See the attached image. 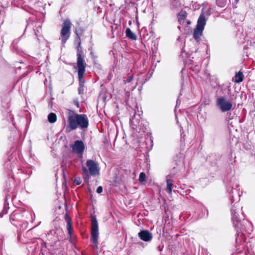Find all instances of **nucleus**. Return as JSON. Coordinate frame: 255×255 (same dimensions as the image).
<instances>
[{"label": "nucleus", "mask_w": 255, "mask_h": 255, "mask_svg": "<svg viewBox=\"0 0 255 255\" xmlns=\"http://www.w3.org/2000/svg\"><path fill=\"white\" fill-rule=\"evenodd\" d=\"M86 165L88 169L85 167L82 168V174L85 182H88L90 178V174L96 176L99 174V168L98 164L93 160H88L86 161Z\"/></svg>", "instance_id": "3"}, {"label": "nucleus", "mask_w": 255, "mask_h": 255, "mask_svg": "<svg viewBox=\"0 0 255 255\" xmlns=\"http://www.w3.org/2000/svg\"><path fill=\"white\" fill-rule=\"evenodd\" d=\"M138 180L140 182H143L146 181V175L145 173L141 172L139 174Z\"/></svg>", "instance_id": "17"}, {"label": "nucleus", "mask_w": 255, "mask_h": 255, "mask_svg": "<svg viewBox=\"0 0 255 255\" xmlns=\"http://www.w3.org/2000/svg\"><path fill=\"white\" fill-rule=\"evenodd\" d=\"M217 105L219 107L222 112L229 111L232 109V103L226 101L225 97H221L217 99Z\"/></svg>", "instance_id": "7"}, {"label": "nucleus", "mask_w": 255, "mask_h": 255, "mask_svg": "<svg viewBox=\"0 0 255 255\" xmlns=\"http://www.w3.org/2000/svg\"><path fill=\"white\" fill-rule=\"evenodd\" d=\"M72 150L77 154H82L84 150V145L82 140H77L72 146Z\"/></svg>", "instance_id": "8"}, {"label": "nucleus", "mask_w": 255, "mask_h": 255, "mask_svg": "<svg viewBox=\"0 0 255 255\" xmlns=\"http://www.w3.org/2000/svg\"><path fill=\"white\" fill-rule=\"evenodd\" d=\"M75 105L78 108L79 107V104L78 101L74 102Z\"/></svg>", "instance_id": "25"}, {"label": "nucleus", "mask_w": 255, "mask_h": 255, "mask_svg": "<svg viewBox=\"0 0 255 255\" xmlns=\"http://www.w3.org/2000/svg\"><path fill=\"white\" fill-rule=\"evenodd\" d=\"M74 183L77 185H80L81 183V179L80 177H78L75 178L74 180Z\"/></svg>", "instance_id": "21"}, {"label": "nucleus", "mask_w": 255, "mask_h": 255, "mask_svg": "<svg viewBox=\"0 0 255 255\" xmlns=\"http://www.w3.org/2000/svg\"><path fill=\"white\" fill-rule=\"evenodd\" d=\"M81 35L80 34L76 35L75 38V42L77 43V44H79V43L81 44V40L80 38Z\"/></svg>", "instance_id": "20"}, {"label": "nucleus", "mask_w": 255, "mask_h": 255, "mask_svg": "<svg viewBox=\"0 0 255 255\" xmlns=\"http://www.w3.org/2000/svg\"><path fill=\"white\" fill-rule=\"evenodd\" d=\"M77 59V67L78 80L81 83L84 81V76L86 71L87 64L84 60L83 48L81 44L79 43L76 47Z\"/></svg>", "instance_id": "2"}, {"label": "nucleus", "mask_w": 255, "mask_h": 255, "mask_svg": "<svg viewBox=\"0 0 255 255\" xmlns=\"http://www.w3.org/2000/svg\"><path fill=\"white\" fill-rule=\"evenodd\" d=\"M89 126L88 116L86 114H79L72 110L67 114V124L65 126V132L69 133L78 128L86 131Z\"/></svg>", "instance_id": "1"}, {"label": "nucleus", "mask_w": 255, "mask_h": 255, "mask_svg": "<svg viewBox=\"0 0 255 255\" xmlns=\"http://www.w3.org/2000/svg\"><path fill=\"white\" fill-rule=\"evenodd\" d=\"M236 0V2L237 3L238 2V1H239V0Z\"/></svg>", "instance_id": "27"}, {"label": "nucleus", "mask_w": 255, "mask_h": 255, "mask_svg": "<svg viewBox=\"0 0 255 255\" xmlns=\"http://www.w3.org/2000/svg\"><path fill=\"white\" fill-rule=\"evenodd\" d=\"M91 218V240L94 244V249L97 250L98 248L99 230L98 222L95 216L92 215Z\"/></svg>", "instance_id": "6"}, {"label": "nucleus", "mask_w": 255, "mask_h": 255, "mask_svg": "<svg viewBox=\"0 0 255 255\" xmlns=\"http://www.w3.org/2000/svg\"><path fill=\"white\" fill-rule=\"evenodd\" d=\"M102 191H103V187H102V186H99V187H98V188L97 189V191H96V192H97L98 193L100 194V193H102Z\"/></svg>", "instance_id": "23"}, {"label": "nucleus", "mask_w": 255, "mask_h": 255, "mask_svg": "<svg viewBox=\"0 0 255 255\" xmlns=\"http://www.w3.org/2000/svg\"><path fill=\"white\" fill-rule=\"evenodd\" d=\"M167 183V191L168 194H170L172 192L173 183L171 179H167L166 180Z\"/></svg>", "instance_id": "15"}, {"label": "nucleus", "mask_w": 255, "mask_h": 255, "mask_svg": "<svg viewBox=\"0 0 255 255\" xmlns=\"http://www.w3.org/2000/svg\"><path fill=\"white\" fill-rule=\"evenodd\" d=\"M79 85H80V87L78 88L79 94H83V91H84L83 85L85 82V79H84V81L81 83L80 82L79 80Z\"/></svg>", "instance_id": "18"}, {"label": "nucleus", "mask_w": 255, "mask_h": 255, "mask_svg": "<svg viewBox=\"0 0 255 255\" xmlns=\"http://www.w3.org/2000/svg\"><path fill=\"white\" fill-rule=\"evenodd\" d=\"M65 220L67 223L66 228L68 231V236L70 238V240H71L72 238V234L73 231V229L72 227V220L69 216L67 214H66V215H65Z\"/></svg>", "instance_id": "10"}, {"label": "nucleus", "mask_w": 255, "mask_h": 255, "mask_svg": "<svg viewBox=\"0 0 255 255\" xmlns=\"http://www.w3.org/2000/svg\"><path fill=\"white\" fill-rule=\"evenodd\" d=\"M206 21L207 18H206L205 13L202 12L198 19L196 26L193 31V38L197 41H199L200 37L203 34Z\"/></svg>", "instance_id": "5"}, {"label": "nucleus", "mask_w": 255, "mask_h": 255, "mask_svg": "<svg viewBox=\"0 0 255 255\" xmlns=\"http://www.w3.org/2000/svg\"><path fill=\"white\" fill-rule=\"evenodd\" d=\"M187 13L186 11H181L180 12L177 16L178 21L180 24L183 23L185 19L187 17Z\"/></svg>", "instance_id": "12"}, {"label": "nucleus", "mask_w": 255, "mask_h": 255, "mask_svg": "<svg viewBox=\"0 0 255 255\" xmlns=\"http://www.w3.org/2000/svg\"><path fill=\"white\" fill-rule=\"evenodd\" d=\"M22 65H23V67H22L21 66H18V67H17V69H21V68H25V64H23V63H22Z\"/></svg>", "instance_id": "24"}, {"label": "nucleus", "mask_w": 255, "mask_h": 255, "mask_svg": "<svg viewBox=\"0 0 255 255\" xmlns=\"http://www.w3.org/2000/svg\"><path fill=\"white\" fill-rule=\"evenodd\" d=\"M139 238L145 242L150 241L152 239V234L148 230H143L138 233Z\"/></svg>", "instance_id": "9"}, {"label": "nucleus", "mask_w": 255, "mask_h": 255, "mask_svg": "<svg viewBox=\"0 0 255 255\" xmlns=\"http://www.w3.org/2000/svg\"><path fill=\"white\" fill-rule=\"evenodd\" d=\"M132 79H133V76L132 75L128 76L127 77V79L124 81H125V83L126 84V83H130L132 81Z\"/></svg>", "instance_id": "22"}, {"label": "nucleus", "mask_w": 255, "mask_h": 255, "mask_svg": "<svg viewBox=\"0 0 255 255\" xmlns=\"http://www.w3.org/2000/svg\"><path fill=\"white\" fill-rule=\"evenodd\" d=\"M244 79V76L242 72L240 71L239 72L236 73L235 76L233 79V81L236 83H239L242 82Z\"/></svg>", "instance_id": "11"}, {"label": "nucleus", "mask_w": 255, "mask_h": 255, "mask_svg": "<svg viewBox=\"0 0 255 255\" xmlns=\"http://www.w3.org/2000/svg\"><path fill=\"white\" fill-rule=\"evenodd\" d=\"M48 122L50 123H54L57 120V116L55 113H51L48 116Z\"/></svg>", "instance_id": "14"}, {"label": "nucleus", "mask_w": 255, "mask_h": 255, "mask_svg": "<svg viewBox=\"0 0 255 255\" xmlns=\"http://www.w3.org/2000/svg\"><path fill=\"white\" fill-rule=\"evenodd\" d=\"M126 36L131 40H136L137 38L136 35L133 33L129 28H127L126 30Z\"/></svg>", "instance_id": "13"}, {"label": "nucleus", "mask_w": 255, "mask_h": 255, "mask_svg": "<svg viewBox=\"0 0 255 255\" xmlns=\"http://www.w3.org/2000/svg\"><path fill=\"white\" fill-rule=\"evenodd\" d=\"M216 4L221 7H224L227 4V0H216Z\"/></svg>", "instance_id": "16"}, {"label": "nucleus", "mask_w": 255, "mask_h": 255, "mask_svg": "<svg viewBox=\"0 0 255 255\" xmlns=\"http://www.w3.org/2000/svg\"><path fill=\"white\" fill-rule=\"evenodd\" d=\"M191 23V22L190 21H187V24H190Z\"/></svg>", "instance_id": "26"}, {"label": "nucleus", "mask_w": 255, "mask_h": 255, "mask_svg": "<svg viewBox=\"0 0 255 255\" xmlns=\"http://www.w3.org/2000/svg\"><path fill=\"white\" fill-rule=\"evenodd\" d=\"M84 31V30L82 28L80 27L79 28H76L75 29V33L76 35L80 34V35L81 36L83 34Z\"/></svg>", "instance_id": "19"}, {"label": "nucleus", "mask_w": 255, "mask_h": 255, "mask_svg": "<svg viewBox=\"0 0 255 255\" xmlns=\"http://www.w3.org/2000/svg\"><path fill=\"white\" fill-rule=\"evenodd\" d=\"M72 25V22L69 19L67 18L63 20V23L61 25L59 37L63 45L66 43L70 37Z\"/></svg>", "instance_id": "4"}]
</instances>
